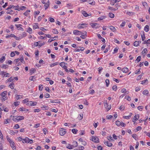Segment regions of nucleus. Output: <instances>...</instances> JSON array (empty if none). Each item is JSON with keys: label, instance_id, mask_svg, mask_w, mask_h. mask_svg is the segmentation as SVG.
I'll list each match as a JSON object with an SVG mask.
<instances>
[{"label": "nucleus", "instance_id": "nucleus-1", "mask_svg": "<svg viewBox=\"0 0 150 150\" xmlns=\"http://www.w3.org/2000/svg\"><path fill=\"white\" fill-rule=\"evenodd\" d=\"M24 118L23 116H13V120L14 121H19L23 120Z\"/></svg>", "mask_w": 150, "mask_h": 150}, {"label": "nucleus", "instance_id": "nucleus-2", "mask_svg": "<svg viewBox=\"0 0 150 150\" xmlns=\"http://www.w3.org/2000/svg\"><path fill=\"white\" fill-rule=\"evenodd\" d=\"M1 75L4 77H9L10 76V74L7 73L5 72L4 71H1L0 73Z\"/></svg>", "mask_w": 150, "mask_h": 150}, {"label": "nucleus", "instance_id": "nucleus-3", "mask_svg": "<svg viewBox=\"0 0 150 150\" xmlns=\"http://www.w3.org/2000/svg\"><path fill=\"white\" fill-rule=\"evenodd\" d=\"M59 130V134L61 136H63L66 133V131L65 129L63 128H61Z\"/></svg>", "mask_w": 150, "mask_h": 150}, {"label": "nucleus", "instance_id": "nucleus-4", "mask_svg": "<svg viewBox=\"0 0 150 150\" xmlns=\"http://www.w3.org/2000/svg\"><path fill=\"white\" fill-rule=\"evenodd\" d=\"M45 44V42H43L42 43L40 42H36L34 43V45L36 47H41Z\"/></svg>", "mask_w": 150, "mask_h": 150}, {"label": "nucleus", "instance_id": "nucleus-5", "mask_svg": "<svg viewBox=\"0 0 150 150\" xmlns=\"http://www.w3.org/2000/svg\"><path fill=\"white\" fill-rule=\"evenodd\" d=\"M98 140V138L97 137H94V136L92 137L91 140L94 142L96 143H98L99 142Z\"/></svg>", "mask_w": 150, "mask_h": 150}, {"label": "nucleus", "instance_id": "nucleus-6", "mask_svg": "<svg viewBox=\"0 0 150 150\" xmlns=\"http://www.w3.org/2000/svg\"><path fill=\"white\" fill-rule=\"evenodd\" d=\"M90 25L93 28H97L99 27V24L98 23H91Z\"/></svg>", "mask_w": 150, "mask_h": 150}, {"label": "nucleus", "instance_id": "nucleus-7", "mask_svg": "<svg viewBox=\"0 0 150 150\" xmlns=\"http://www.w3.org/2000/svg\"><path fill=\"white\" fill-rule=\"evenodd\" d=\"M104 143L107 146L110 147L112 146V144L110 143V142H108L107 141H104Z\"/></svg>", "mask_w": 150, "mask_h": 150}, {"label": "nucleus", "instance_id": "nucleus-8", "mask_svg": "<svg viewBox=\"0 0 150 150\" xmlns=\"http://www.w3.org/2000/svg\"><path fill=\"white\" fill-rule=\"evenodd\" d=\"M73 33L76 35H80L81 33V32L77 30H74L73 32Z\"/></svg>", "mask_w": 150, "mask_h": 150}, {"label": "nucleus", "instance_id": "nucleus-9", "mask_svg": "<svg viewBox=\"0 0 150 150\" xmlns=\"http://www.w3.org/2000/svg\"><path fill=\"white\" fill-rule=\"evenodd\" d=\"M82 13L83 14V16L85 17H88V16H91V14H89L87 13L85 11H83L82 12Z\"/></svg>", "mask_w": 150, "mask_h": 150}, {"label": "nucleus", "instance_id": "nucleus-10", "mask_svg": "<svg viewBox=\"0 0 150 150\" xmlns=\"http://www.w3.org/2000/svg\"><path fill=\"white\" fill-rule=\"evenodd\" d=\"M29 138L26 137L25 139H23L22 140V142L23 143H28Z\"/></svg>", "mask_w": 150, "mask_h": 150}, {"label": "nucleus", "instance_id": "nucleus-11", "mask_svg": "<svg viewBox=\"0 0 150 150\" xmlns=\"http://www.w3.org/2000/svg\"><path fill=\"white\" fill-rule=\"evenodd\" d=\"M122 71L124 73H127L129 71L128 68L127 67H125L122 69Z\"/></svg>", "mask_w": 150, "mask_h": 150}, {"label": "nucleus", "instance_id": "nucleus-12", "mask_svg": "<svg viewBox=\"0 0 150 150\" xmlns=\"http://www.w3.org/2000/svg\"><path fill=\"white\" fill-rule=\"evenodd\" d=\"M87 24L86 23H84L79 25V29H81L83 28V26H86Z\"/></svg>", "mask_w": 150, "mask_h": 150}, {"label": "nucleus", "instance_id": "nucleus-13", "mask_svg": "<svg viewBox=\"0 0 150 150\" xmlns=\"http://www.w3.org/2000/svg\"><path fill=\"white\" fill-rule=\"evenodd\" d=\"M110 29L113 32H115L116 30L114 27L113 26H110L109 27Z\"/></svg>", "mask_w": 150, "mask_h": 150}, {"label": "nucleus", "instance_id": "nucleus-14", "mask_svg": "<svg viewBox=\"0 0 150 150\" xmlns=\"http://www.w3.org/2000/svg\"><path fill=\"white\" fill-rule=\"evenodd\" d=\"M84 50V48L83 47H79V48H78L76 49V52H79L80 51H83Z\"/></svg>", "mask_w": 150, "mask_h": 150}, {"label": "nucleus", "instance_id": "nucleus-15", "mask_svg": "<svg viewBox=\"0 0 150 150\" xmlns=\"http://www.w3.org/2000/svg\"><path fill=\"white\" fill-rule=\"evenodd\" d=\"M73 146V148L75 147H77L78 145V144L77 143L76 141H74L72 142V145Z\"/></svg>", "mask_w": 150, "mask_h": 150}, {"label": "nucleus", "instance_id": "nucleus-16", "mask_svg": "<svg viewBox=\"0 0 150 150\" xmlns=\"http://www.w3.org/2000/svg\"><path fill=\"white\" fill-rule=\"evenodd\" d=\"M15 26L18 29V30H22L23 29V28L21 27V26H22V25L21 24H16Z\"/></svg>", "mask_w": 150, "mask_h": 150}, {"label": "nucleus", "instance_id": "nucleus-17", "mask_svg": "<svg viewBox=\"0 0 150 150\" xmlns=\"http://www.w3.org/2000/svg\"><path fill=\"white\" fill-rule=\"evenodd\" d=\"M149 25H146L144 28V30L146 32H147L149 31Z\"/></svg>", "mask_w": 150, "mask_h": 150}, {"label": "nucleus", "instance_id": "nucleus-18", "mask_svg": "<svg viewBox=\"0 0 150 150\" xmlns=\"http://www.w3.org/2000/svg\"><path fill=\"white\" fill-rule=\"evenodd\" d=\"M37 28H39V27H38V23H35L33 25V29L35 30Z\"/></svg>", "mask_w": 150, "mask_h": 150}, {"label": "nucleus", "instance_id": "nucleus-19", "mask_svg": "<svg viewBox=\"0 0 150 150\" xmlns=\"http://www.w3.org/2000/svg\"><path fill=\"white\" fill-rule=\"evenodd\" d=\"M8 86L11 89H13L14 88V83L13 82L11 83Z\"/></svg>", "mask_w": 150, "mask_h": 150}, {"label": "nucleus", "instance_id": "nucleus-20", "mask_svg": "<svg viewBox=\"0 0 150 150\" xmlns=\"http://www.w3.org/2000/svg\"><path fill=\"white\" fill-rule=\"evenodd\" d=\"M89 4L92 5H94L95 4V2L93 0H90L88 1Z\"/></svg>", "mask_w": 150, "mask_h": 150}, {"label": "nucleus", "instance_id": "nucleus-21", "mask_svg": "<svg viewBox=\"0 0 150 150\" xmlns=\"http://www.w3.org/2000/svg\"><path fill=\"white\" fill-rule=\"evenodd\" d=\"M141 57L140 56H139L137 57V59L135 61V62L136 63H138L141 60Z\"/></svg>", "mask_w": 150, "mask_h": 150}, {"label": "nucleus", "instance_id": "nucleus-22", "mask_svg": "<svg viewBox=\"0 0 150 150\" xmlns=\"http://www.w3.org/2000/svg\"><path fill=\"white\" fill-rule=\"evenodd\" d=\"M147 52V50L146 48L144 49L142 52V54H145Z\"/></svg>", "mask_w": 150, "mask_h": 150}, {"label": "nucleus", "instance_id": "nucleus-23", "mask_svg": "<svg viewBox=\"0 0 150 150\" xmlns=\"http://www.w3.org/2000/svg\"><path fill=\"white\" fill-rule=\"evenodd\" d=\"M105 108L107 109L108 111L111 108V106L110 105H109L107 104L106 106H104Z\"/></svg>", "mask_w": 150, "mask_h": 150}, {"label": "nucleus", "instance_id": "nucleus-24", "mask_svg": "<svg viewBox=\"0 0 150 150\" xmlns=\"http://www.w3.org/2000/svg\"><path fill=\"white\" fill-rule=\"evenodd\" d=\"M108 8L109 9L111 10V11H116L117 10V8H115L111 6H108Z\"/></svg>", "mask_w": 150, "mask_h": 150}, {"label": "nucleus", "instance_id": "nucleus-25", "mask_svg": "<svg viewBox=\"0 0 150 150\" xmlns=\"http://www.w3.org/2000/svg\"><path fill=\"white\" fill-rule=\"evenodd\" d=\"M5 59V56H3L0 59V62L2 63Z\"/></svg>", "mask_w": 150, "mask_h": 150}, {"label": "nucleus", "instance_id": "nucleus-26", "mask_svg": "<svg viewBox=\"0 0 150 150\" xmlns=\"http://www.w3.org/2000/svg\"><path fill=\"white\" fill-rule=\"evenodd\" d=\"M30 12V10H28L26 11L25 13H24L23 14L25 16H27L29 14V13Z\"/></svg>", "mask_w": 150, "mask_h": 150}, {"label": "nucleus", "instance_id": "nucleus-27", "mask_svg": "<svg viewBox=\"0 0 150 150\" xmlns=\"http://www.w3.org/2000/svg\"><path fill=\"white\" fill-rule=\"evenodd\" d=\"M71 131L73 133L76 134L78 132V130L76 129H73L71 130Z\"/></svg>", "mask_w": 150, "mask_h": 150}, {"label": "nucleus", "instance_id": "nucleus-28", "mask_svg": "<svg viewBox=\"0 0 150 150\" xmlns=\"http://www.w3.org/2000/svg\"><path fill=\"white\" fill-rule=\"evenodd\" d=\"M52 32L55 34H57L58 33V32L57 30L55 29H52Z\"/></svg>", "mask_w": 150, "mask_h": 150}, {"label": "nucleus", "instance_id": "nucleus-29", "mask_svg": "<svg viewBox=\"0 0 150 150\" xmlns=\"http://www.w3.org/2000/svg\"><path fill=\"white\" fill-rule=\"evenodd\" d=\"M107 139L109 141H114V140L112 138V137L111 136L107 137Z\"/></svg>", "mask_w": 150, "mask_h": 150}, {"label": "nucleus", "instance_id": "nucleus-30", "mask_svg": "<svg viewBox=\"0 0 150 150\" xmlns=\"http://www.w3.org/2000/svg\"><path fill=\"white\" fill-rule=\"evenodd\" d=\"M142 33L143 34V35H141L142 38V41H144L145 39V37L144 36V31H142Z\"/></svg>", "mask_w": 150, "mask_h": 150}, {"label": "nucleus", "instance_id": "nucleus-31", "mask_svg": "<svg viewBox=\"0 0 150 150\" xmlns=\"http://www.w3.org/2000/svg\"><path fill=\"white\" fill-rule=\"evenodd\" d=\"M109 16L111 18H113L114 17L115 15L114 14L111 13H110L109 14Z\"/></svg>", "mask_w": 150, "mask_h": 150}, {"label": "nucleus", "instance_id": "nucleus-32", "mask_svg": "<svg viewBox=\"0 0 150 150\" xmlns=\"http://www.w3.org/2000/svg\"><path fill=\"white\" fill-rule=\"evenodd\" d=\"M7 95V92L6 91H4L2 92L1 94V97L5 96Z\"/></svg>", "mask_w": 150, "mask_h": 150}, {"label": "nucleus", "instance_id": "nucleus-33", "mask_svg": "<svg viewBox=\"0 0 150 150\" xmlns=\"http://www.w3.org/2000/svg\"><path fill=\"white\" fill-rule=\"evenodd\" d=\"M149 93V92L147 90H144L143 91L142 93L144 95H146Z\"/></svg>", "mask_w": 150, "mask_h": 150}, {"label": "nucleus", "instance_id": "nucleus-34", "mask_svg": "<svg viewBox=\"0 0 150 150\" xmlns=\"http://www.w3.org/2000/svg\"><path fill=\"white\" fill-rule=\"evenodd\" d=\"M67 148L69 149H72L74 148L72 145L70 144H69L68 145H67Z\"/></svg>", "mask_w": 150, "mask_h": 150}, {"label": "nucleus", "instance_id": "nucleus-35", "mask_svg": "<svg viewBox=\"0 0 150 150\" xmlns=\"http://www.w3.org/2000/svg\"><path fill=\"white\" fill-rule=\"evenodd\" d=\"M139 117V114L136 115L134 117V118L136 120H137Z\"/></svg>", "mask_w": 150, "mask_h": 150}, {"label": "nucleus", "instance_id": "nucleus-36", "mask_svg": "<svg viewBox=\"0 0 150 150\" xmlns=\"http://www.w3.org/2000/svg\"><path fill=\"white\" fill-rule=\"evenodd\" d=\"M105 83L107 87H108L110 83V81L108 79H106L105 80Z\"/></svg>", "mask_w": 150, "mask_h": 150}, {"label": "nucleus", "instance_id": "nucleus-37", "mask_svg": "<svg viewBox=\"0 0 150 150\" xmlns=\"http://www.w3.org/2000/svg\"><path fill=\"white\" fill-rule=\"evenodd\" d=\"M15 35L13 34H10V35H7L6 36V38H8L10 37H14Z\"/></svg>", "mask_w": 150, "mask_h": 150}, {"label": "nucleus", "instance_id": "nucleus-38", "mask_svg": "<svg viewBox=\"0 0 150 150\" xmlns=\"http://www.w3.org/2000/svg\"><path fill=\"white\" fill-rule=\"evenodd\" d=\"M19 6L18 5H17L16 6H14V9L15 10H18V11H19Z\"/></svg>", "mask_w": 150, "mask_h": 150}, {"label": "nucleus", "instance_id": "nucleus-39", "mask_svg": "<svg viewBox=\"0 0 150 150\" xmlns=\"http://www.w3.org/2000/svg\"><path fill=\"white\" fill-rule=\"evenodd\" d=\"M9 133L11 135H14L16 132H14L13 130H10L9 131Z\"/></svg>", "mask_w": 150, "mask_h": 150}, {"label": "nucleus", "instance_id": "nucleus-40", "mask_svg": "<svg viewBox=\"0 0 150 150\" xmlns=\"http://www.w3.org/2000/svg\"><path fill=\"white\" fill-rule=\"evenodd\" d=\"M35 71V69L34 68H32L30 71V73L31 74H32Z\"/></svg>", "mask_w": 150, "mask_h": 150}, {"label": "nucleus", "instance_id": "nucleus-41", "mask_svg": "<svg viewBox=\"0 0 150 150\" xmlns=\"http://www.w3.org/2000/svg\"><path fill=\"white\" fill-rule=\"evenodd\" d=\"M7 98L6 96L2 97L1 98V100L2 101H4L7 100Z\"/></svg>", "mask_w": 150, "mask_h": 150}, {"label": "nucleus", "instance_id": "nucleus-42", "mask_svg": "<svg viewBox=\"0 0 150 150\" xmlns=\"http://www.w3.org/2000/svg\"><path fill=\"white\" fill-rule=\"evenodd\" d=\"M106 17L105 16H102L100 17H99L98 18V20H102L103 19H104Z\"/></svg>", "mask_w": 150, "mask_h": 150}, {"label": "nucleus", "instance_id": "nucleus-43", "mask_svg": "<svg viewBox=\"0 0 150 150\" xmlns=\"http://www.w3.org/2000/svg\"><path fill=\"white\" fill-rule=\"evenodd\" d=\"M8 66L6 64H3L1 66V68L4 69H6L8 68Z\"/></svg>", "mask_w": 150, "mask_h": 150}, {"label": "nucleus", "instance_id": "nucleus-44", "mask_svg": "<svg viewBox=\"0 0 150 150\" xmlns=\"http://www.w3.org/2000/svg\"><path fill=\"white\" fill-rule=\"evenodd\" d=\"M10 121V120L9 119H5L4 120V123L6 124L8 123Z\"/></svg>", "mask_w": 150, "mask_h": 150}, {"label": "nucleus", "instance_id": "nucleus-45", "mask_svg": "<svg viewBox=\"0 0 150 150\" xmlns=\"http://www.w3.org/2000/svg\"><path fill=\"white\" fill-rule=\"evenodd\" d=\"M42 109L44 110H47L48 109V107L45 106H43L41 107Z\"/></svg>", "mask_w": 150, "mask_h": 150}, {"label": "nucleus", "instance_id": "nucleus-46", "mask_svg": "<svg viewBox=\"0 0 150 150\" xmlns=\"http://www.w3.org/2000/svg\"><path fill=\"white\" fill-rule=\"evenodd\" d=\"M26 8V7L23 6H21V7H20L19 8V11L20 10H23L24 9H25Z\"/></svg>", "mask_w": 150, "mask_h": 150}, {"label": "nucleus", "instance_id": "nucleus-47", "mask_svg": "<svg viewBox=\"0 0 150 150\" xmlns=\"http://www.w3.org/2000/svg\"><path fill=\"white\" fill-rule=\"evenodd\" d=\"M32 29L31 28H30V27H29L28 30H27V32H28L29 33H30V34H31L32 33Z\"/></svg>", "mask_w": 150, "mask_h": 150}, {"label": "nucleus", "instance_id": "nucleus-48", "mask_svg": "<svg viewBox=\"0 0 150 150\" xmlns=\"http://www.w3.org/2000/svg\"><path fill=\"white\" fill-rule=\"evenodd\" d=\"M143 108V107L142 106H139L137 108L139 110L142 111Z\"/></svg>", "mask_w": 150, "mask_h": 150}, {"label": "nucleus", "instance_id": "nucleus-49", "mask_svg": "<svg viewBox=\"0 0 150 150\" xmlns=\"http://www.w3.org/2000/svg\"><path fill=\"white\" fill-rule=\"evenodd\" d=\"M44 6L45 7V9L46 10L49 6V4L47 3H45V4Z\"/></svg>", "mask_w": 150, "mask_h": 150}, {"label": "nucleus", "instance_id": "nucleus-50", "mask_svg": "<svg viewBox=\"0 0 150 150\" xmlns=\"http://www.w3.org/2000/svg\"><path fill=\"white\" fill-rule=\"evenodd\" d=\"M121 123V122H120L119 121H117L116 122V125L117 126H120Z\"/></svg>", "mask_w": 150, "mask_h": 150}, {"label": "nucleus", "instance_id": "nucleus-51", "mask_svg": "<svg viewBox=\"0 0 150 150\" xmlns=\"http://www.w3.org/2000/svg\"><path fill=\"white\" fill-rule=\"evenodd\" d=\"M139 45V42L137 41H135L134 43V45L135 46H137Z\"/></svg>", "mask_w": 150, "mask_h": 150}, {"label": "nucleus", "instance_id": "nucleus-52", "mask_svg": "<svg viewBox=\"0 0 150 150\" xmlns=\"http://www.w3.org/2000/svg\"><path fill=\"white\" fill-rule=\"evenodd\" d=\"M18 48H19L20 50H23V48L22 47V46L21 45H19L18 46Z\"/></svg>", "mask_w": 150, "mask_h": 150}, {"label": "nucleus", "instance_id": "nucleus-53", "mask_svg": "<svg viewBox=\"0 0 150 150\" xmlns=\"http://www.w3.org/2000/svg\"><path fill=\"white\" fill-rule=\"evenodd\" d=\"M42 85H40L39 86V90L40 91H42V89L43 88V86H42Z\"/></svg>", "mask_w": 150, "mask_h": 150}, {"label": "nucleus", "instance_id": "nucleus-54", "mask_svg": "<svg viewBox=\"0 0 150 150\" xmlns=\"http://www.w3.org/2000/svg\"><path fill=\"white\" fill-rule=\"evenodd\" d=\"M60 66L62 67H65V63L64 62H62L61 63H60Z\"/></svg>", "mask_w": 150, "mask_h": 150}, {"label": "nucleus", "instance_id": "nucleus-55", "mask_svg": "<svg viewBox=\"0 0 150 150\" xmlns=\"http://www.w3.org/2000/svg\"><path fill=\"white\" fill-rule=\"evenodd\" d=\"M126 24V22L124 21L120 24V26L121 27H124Z\"/></svg>", "mask_w": 150, "mask_h": 150}, {"label": "nucleus", "instance_id": "nucleus-56", "mask_svg": "<svg viewBox=\"0 0 150 150\" xmlns=\"http://www.w3.org/2000/svg\"><path fill=\"white\" fill-rule=\"evenodd\" d=\"M49 20L51 22H54V19L52 18H49Z\"/></svg>", "mask_w": 150, "mask_h": 150}, {"label": "nucleus", "instance_id": "nucleus-57", "mask_svg": "<svg viewBox=\"0 0 150 150\" xmlns=\"http://www.w3.org/2000/svg\"><path fill=\"white\" fill-rule=\"evenodd\" d=\"M58 73L59 75L61 76H63L64 74L63 72L62 71H59L58 72Z\"/></svg>", "mask_w": 150, "mask_h": 150}, {"label": "nucleus", "instance_id": "nucleus-58", "mask_svg": "<svg viewBox=\"0 0 150 150\" xmlns=\"http://www.w3.org/2000/svg\"><path fill=\"white\" fill-rule=\"evenodd\" d=\"M57 64H57V62L54 63H53V64H51L50 65V66L51 67H53L55 65H57Z\"/></svg>", "mask_w": 150, "mask_h": 150}, {"label": "nucleus", "instance_id": "nucleus-59", "mask_svg": "<svg viewBox=\"0 0 150 150\" xmlns=\"http://www.w3.org/2000/svg\"><path fill=\"white\" fill-rule=\"evenodd\" d=\"M112 117V116L111 115H108L106 116V118L107 119H110Z\"/></svg>", "mask_w": 150, "mask_h": 150}, {"label": "nucleus", "instance_id": "nucleus-60", "mask_svg": "<svg viewBox=\"0 0 150 150\" xmlns=\"http://www.w3.org/2000/svg\"><path fill=\"white\" fill-rule=\"evenodd\" d=\"M19 60H20L22 63H25V62L24 61L23 56H22L21 57L20 59H19Z\"/></svg>", "mask_w": 150, "mask_h": 150}, {"label": "nucleus", "instance_id": "nucleus-61", "mask_svg": "<svg viewBox=\"0 0 150 150\" xmlns=\"http://www.w3.org/2000/svg\"><path fill=\"white\" fill-rule=\"evenodd\" d=\"M15 55V54L14 52V51L12 52L11 53L10 56L11 57H14Z\"/></svg>", "mask_w": 150, "mask_h": 150}, {"label": "nucleus", "instance_id": "nucleus-62", "mask_svg": "<svg viewBox=\"0 0 150 150\" xmlns=\"http://www.w3.org/2000/svg\"><path fill=\"white\" fill-rule=\"evenodd\" d=\"M13 80V79L11 77L7 79L8 82H11Z\"/></svg>", "mask_w": 150, "mask_h": 150}, {"label": "nucleus", "instance_id": "nucleus-63", "mask_svg": "<svg viewBox=\"0 0 150 150\" xmlns=\"http://www.w3.org/2000/svg\"><path fill=\"white\" fill-rule=\"evenodd\" d=\"M32 103H33V102H32V101H29L27 103V105H28L32 106Z\"/></svg>", "mask_w": 150, "mask_h": 150}, {"label": "nucleus", "instance_id": "nucleus-64", "mask_svg": "<svg viewBox=\"0 0 150 150\" xmlns=\"http://www.w3.org/2000/svg\"><path fill=\"white\" fill-rule=\"evenodd\" d=\"M112 89L113 90L116 91L117 89V86L116 85L113 86H112Z\"/></svg>", "mask_w": 150, "mask_h": 150}]
</instances>
